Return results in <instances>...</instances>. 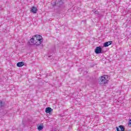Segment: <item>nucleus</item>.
<instances>
[{
	"label": "nucleus",
	"instance_id": "nucleus-1",
	"mask_svg": "<svg viewBox=\"0 0 131 131\" xmlns=\"http://www.w3.org/2000/svg\"><path fill=\"white\" fill-rule=\"evenodd\" d=\"M42 42V37L40 35H35L30 39L29 42L31 46H39Z\"/></svg>",
	"mask_w": 131,
	"mask_h": 131
},
{
	"label": "nucleus",
	"instance_id": "nucleus-2",
	"mask_svg": "<svg viewBox=\"0 0 131 131\" xmlns=\"http://www.w3.org/2000/svg\"><path fill=\"white\" fill-rule=\"evenodd\" d=\"M108 78V75H104L99 77L98 78L99 84L102 86L107 84L109 81Z\"/></svg>",
	"mask_w": 131,
	"mask_h": 131
},
{
	"label": "nucleus",
	"instance_id": "nucleus-3",
	"mask_svg": "<svg viewBox=\"0 0 131 131\" xmlns=\"http://www.w3.org/2000/svg\"><path fill=\"white\" fill-rule=\"evenodd\" d=\"M95 52V54H101L102 53V48L101 47H96Z\"/></svg>",
	"mask_w": 131,
	"mask_h": 131
},
{
	"label": "nucleus",
	"instance_id": "nucleus-4",
	"mask_svg": "<svg viewBox=\"0 0 131 131\" xmlns=\"http://www.w3.org/2000/svg\"><path fill=\"white\" fill-rule=\"evenodd\" d=\"M111 45H112V41H109L108 42H105L103 45V47L107 48V47H109V46Z\"/></svg>",
	"mask_w": 131,
	"mask_h": 131
},
{
	"label": "nucleus",
	"instance_id": "nucleus-5",
	"mask_svg": "<svg viewBox=\"0 0 131 131\" xmlns=\"http://www.w3.org/2000/svg\"><path fill=\"white\" fill-rule=\"evenodd\" d=\"M119 128H118V127H116V129L117 131H124V127H123V126L122 125H120L119 126Z\"/></svg>",
	"mask_w": 131,
	"mask_h": 131
},
{
	"label": "nucleus",
	"instance_id": "nucleus-6",
	"mask_svg": "<svg viewBox=\"0 0 131 131\" xmlns=\"http://www.w3.org/2000/svg\"><path fill=\"white\" fill-rule=\"evenodd\" d=\"M31 12H32V13H33V14H36V13L37 12V8L35 7H32Z\"/></svg>",
	"mask_w": 131,
	"mask_h": 131
},
{
	"label": "nucleus",
	"instance_id": "nucleus-7",
	"mask_svg": "<svg viewBox=\"0 0 131 131\" xmlns=\"http://www.w3.org/2000/svg\"><path fill=\"white\" fill-rule=\"evenodd\" d=\"M16 66L17 67H22L23 66H24V62L21 61L17 62L16 64Z\"/></svg>",
	"mask_w": 131,
	"mask_h": 131
},
{
	"label": "nucleus",
	"instance_id": "nucleus-8",
	"mask_svg": "<svg viewBox=\"0 0 131 131\" xmlns=\"http://www.w3.org/2000/svg\"><path fill=\"white\" fill-rule=\"evenodd\" d=\"M46 113H51V112H52V111H53V109H52V108L48 107L47 108H46Z\"/></svg>",
	"mask_w": 131,
	"mask_h": 131
},
{
	"label": "nucleus",
	"instance_id": "nucleus-9",
	"mask_svg": "<svg viewBox=\"0 0 131 131\" xmlns=\"http://www.w3.org/2000/svg\"><path fill=\"white\" fill-rule=\"evenodd\" d=\"M43 128V126H42V125H39L38 126V130H42Z\"/></svg>",
	"mask_w": 131,
	"mask_h": 131
},
{
	"label": "nucleus",
	"instance_id": "nucleus-10",
	"mask_svg": "<svg viewBox=\"0 0 131 131\" xmlns=\"http://www.w3.org/2000/svg\"><path fill=\"white\" fill-rule=\"evenodd\" d=\"M4 105V103H3V102L0 101V107H3Z\"/></svg>",
	"mask_w": 131,
	"mask_h": 131
}]
</instances>
